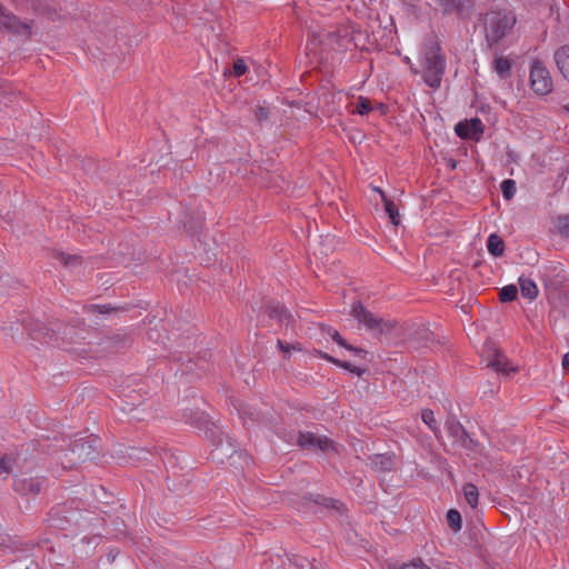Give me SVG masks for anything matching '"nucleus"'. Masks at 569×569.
Returning a JSON list of instances; mask_svg holds the SVG:
<instances>
[{
    "label": "nucleus",
    "instance_id": "obj_1",
    "mask_svg": "<svg viewBox=\"0 0 569 569\" xmlns=\"http://www.w3.org/2000/svg\"><path fill=\"white\" fill-rule=\"evenodd\" d=\"M419 64L420 69L411 67V71L420 73L428 87L440 88L446 70V56L436 39L431 38L423 43L419 54Z\"/></svg>",
    "mask_w": 569,
    "mask_h": 569
},
{
    "label": "nucleus",
    "instance_id": "obj_2",
    "mask_svg": "<svg viewBox=\"0 0 569 569\" xmlns=\"http://www.w3.org/2000/svg\"><path fill=\"white\" fill-rule=\"evenodd\" d=\"M516 17L511 11L491 10L485 16V33L487 42L498 43L515 26Z\"/></svg>",
    "mask_w": 569,
    "mask_h": 569
},
{
    "label": "nucleus",
    "instance_id": "obj_3",
    "mask_svg": "<svg viewBox=\"0 0 569 569\" xmlns=\"http://www.w3.org/2000/svg\"><path fill=\"white\" fill-rule=\"evenodd\" d=\"M351 315L357 321L369 330L373 336H387L396 328L397 322L391 319H383L363 307L361 302H355Z\"/></svg>",
    "mask_w": 569,
    "mask_h": 569
},
{
    "label": "nucleus",
    "instance_id": "obj_4",
    "mask_svg": "<svg viewBox=\"0 0 569 569\" xmlns=\"http://www.w3.org/2000/svg\"><path fill=\"white\" fill-rule=\"evenodd\" d=\"M297 443L302 449L307 450H320L322 452L339 451V446L335 443L331 439H329L326 436L316 435L309 431L299 432Z\"/></svg>",
    "mask_w": 569,
    "mask_h": 569
},
{
    "label": "nucleus",
    "instance_id": "obj_5",
    "mask_svg": "<svg viewBox=\"0 0 569 569\" xmlns=\"http://www.w3.org/2000/svg\"><path fill=\"white\" fill-rule=\"evenodd\" d=\"M530 84L532 90L541 96H545L552 90L550 72L540 61H533L531 64Z\"/></svg>",
    "mask_w": 569,
    "mask_h": 569
},
{
    "label": "nucleus",
    "instance_id": "obj_6",
    "mask_svg": "<svg viewBox=\"0 0 569 569\" xmlns=\"http://www.w3.org/2000/svg\"><path fill=\"white\" fill-rule=\"evenodd\" d=\"M0 28L18 36H31V21H20L14 14L0 7Z\"/></svg>",
    "mask_w": 569,
    "mask_h": 569
},
{
    "label": "nucleus",
    "instance_id": "obj_7",
    "mask_svg": "<svg viewBox=\"0 0 569 569\" xmlns=\"http://www.w3.org/2000/svg\"><path fill=\"white\" fill-rule=\"evenodd\" d=\"M98 440L97 439H80L74 442L71 452L76 456L78 461H87L94 459L98 456Z\"/></svg>",
    "mask_w": 569,
    "mask_h": 569
},
{
    "label": "nucleus",
    "instance_id": "obj_8",
    "mask_svg": "<svg viewBox=\"0 0 569 569\" xmlns=\"http://www.w3.org/2000/svg\"><path fill=\"white\" fill-rule=\"evenodd\" d=\"M437 3L447 14L467 17L475 6V0H437Z\"/></svg>",
    "mask_w": 569,
    "mask_h": 569
},
{
    "label": "nucleus",
    "instance_id": "obj_9",
    "mask_svg": "<svg viewBox=\"0 0 569 569\" xmlns=\"http://www.w3.org/2000/svg\"><path fill=\"white\" fill-rule=\"evenodd\" d=\"M455 131L460 138L479 140L483 132V126L480 119L473 118L470 121L459 122Z\"/></svg>",
    "mask_w": 569,
    "mask_h": 569
},
{
    "label": "nucleus",
    "instance_id": "obj_10",
    "mask_svg": "<svg viewBox=\"0 0 569 569\" xmlns=\"http://www.w3.org/2000/svg\"><path fill=\"white\" fill-rule=\"evenodd\" d=\"M446 428L449 436L452 437L456 442L463 448H469V443H471L472 440L469 438L467 431L459 421L451 417L447 420Z\"/></svg>",
    "mask_w": 569,
    "mask_h": 569
},
{
    "label": "nucleus",
    "instance_id": "obj_11",
    "mask_svg": "<svg viewBox=\"0 0 569 569\" xmlns=\"http://www.w3.org/2000/svg\"><path fill=\"white\" fill-rule=\"evenodd\" d=\"M42 487V480L39 478L20 477L14 479L13 489L21 495H37Z\"/></svg>",
    "mask_w": 569,
    "mask_h": 569
},
{
    "label": "nucleus",
    "instance_id": "obj_12",
    "mask_svg": "<svg viewBox=\"0 0 569 569\" xmlns=\"http://www.w3.org/2000/svg\"><path fill=\"white\" fill-rule=\"evenodd\" d=\"M489 368H492L497 372L509 376L517 371L516 367H512L509 363L508 358L498 349H496L492 353V357L489 359L488 365Z\"/></svg>",
    "mask_w": 569,
    "mask_h": 569
},
{
    "label": "nucleus",
    "instance_id": "obj_13",
    "mask_svg": "<svg viewBox=\"0 0 569 569\" xmlns=\"http://www.w3.org/2000/svg\"><path fill=\"white\" fill-rule=\"evenodd\" d=\"M329 43L337 49H348L352 38L350 37L348 28H341L333 32H327Z\"/></svg>",
    "mask_w": 569,
    "mask_h": 569
},
{
    "label": "nucleus",
    "instance_id": "obj_14",
    "mask_svg": "<svg viewBox=\"0 0 569 569\" xmlns=\"http://www.w3.org/2000/svg\"><path fill=\"white\" fill-rule=\"evenodd\" d=\"M214 446L216 448L212 450V457L221 462L223 461V458L232 457L236 452L234 445L228 437L226 439L220 438Z\"/></svg>",
    "mask_w": 569,
    "mask_h": 569
},
{
    "label": "nucleus",
    "instance_id": "obj_15",
    "mask_svg": "<svg viewBox=\"0 0 569 569\" xmlns=\"http://www.w3.org/2000/svg\"><path fill=\"white\" fill-rule=\"evenodd\" d=\"M553 59L561 74L569 81V46L557 49Z\"/></svg>",
    "mask_w": 569,
    "mask_h": 569
},
{
    "label": "nucleus",
    "instance_id": "obj_16",
    "mask_svg": "<svg viewBox=\"0 0 569 569\" xmlns=\"http://www.w3.org/2000/svg\"><path fill=\"white\" fill-rule=\"evenodd\" d=\"M266 312L270 318L278 319L280 322L290 323L292 319V316L288 312V310L279 303L268 306Z\"/></svg>",
    "mask_w": 569,
    "mask_h": 569
},
{
    "label": "nucleus",
    "instance_id": "obj_17",
    "mask_svg": "<svg viewBox=\"0 0 569 569\" xmlns=\"http://www.w3.org/2000/svg\"><path fill=\"white\" fill-rule=\"evenodd\" d=\"M376 191L379 192V194L381 196V199L385 203V209L391 220V222L395 224V226H398L400 223V217H399V212H398V208L396 207V204L387 198L386 193L379 189V188H376L375 189Z\"/></svg>",
    "mask_w": 569,
    "mask_h": 569
},
{
    "label": "nucleus",
    "instance_id": "obj_18",
    "mask_svg": "<svg viewBox=\"0 0 569 569\" xmlns=\"http://www.w3.org/2000/svg\"><path fill=\"white\" fill-rule=\"evenodd\" d=\"M371 467L376 471H389L393 467V459L388 455H377L371 459Z\"/></svg>",
    "mask_w": 569,
    "mask_h": 569
},
{
    "label": "nucleus",
    "instance_id": "obj_19",
    "mask_svg": "<svg viewBox=\"0 0 569 569\" xmlns=\"http://www.w3.org/2000/svg\"><path fill=\"white\" fill-rule=\"evenodd\" d=\"M519 284H520V290H521L522 297H525L529 300L536 299V297L538 295V289H537L536 283L532 280L521 277V278H519Z\"/></svg>",
    "mask_w": 569,
    "mask_h": 569
},
{
    "label": "nucleus",
    "instance_id": "obj_20",
    "mask_svg": "<svg viewBox=\"0 0 569 569\" xmlns=\"http://www.w3.org/2000/svg\"><path fill=\"white\" fill-rule=\"evenodd\" d=\"M487 248L492 256L500 257L505 251L503 240L496 233H492L488 238Z\"/></svg>",
    "mask_w": 569,
    "mask_h": 569
},
{
    "label": "nucleus",
    "instance_id": "obj_21",
    "mask_svg": "<svg viewBox=\"0 0 569 569\" xmlns=\"http://www.w3.org/2000/svg\"><path fill=\"white\" fill-rule=\"evenodd\" d=\"M318 353H319V356L321 358H323V359H326V360H328V361H330V362H332V363H335V365H337V366H339V367H341V368H343L346 370H349L350 372L356 373L357 376H360L361 372H362L360 370V368L351 365L350 362L336 359V358H333V357H331L328 353H325L322 351H319Z\"/></svg>",
    "mask_w": 569,
    "mask_h": 569
},
{
    "label": "nucleus",
    "instance_id": "obj_22",
    "mask_svg": "<svg viewBox=\"0 0 569 569\" xmlns=\"http://www.w3.org/2000/svg\"><path fill=\"white\" fill-rule=\"evenodd\" d=\"M493 69L500 78H506L511 69V61L503 57L497 58L493 62Z\"/></svg>",
    "mask_w": 569,
    "mask_h": 569
},
{
    "label": "nucleus",
    "instance_id": "obj_23",
    "mask_svg": "<svg viewBox=\"0 0 569 569\" xmlns=\"http://www.w3.org/2000/svg\"><path fill=\"white\" fill-rule=\"evenodd\" d=\"M463 495L467 500V502L472 507L476 508L478 505V488L473 483H466L463 486Z\"/></svg>",
    "mask_w": 569,
    "mask_h": 569
},
{
    "label": "nucleus",
    "instance_id": "obj_24",
    "mask_svg": "<svg viewBox=\"0 0 569 569\" xmlns=\"http://www.w3.org/2000/svg\"><path fill=\"white\" fill-rule=\"evenodd\" d=\"M327 333L332 338L333 341H336L339 346L346 348L347 350H350L355 353L365 352L362 349H358V348L347 343V341L340 336V333L337 330L328 328Z\"/></svg>",
    "mask_w": 569,
    "mask_h": 569
},
{
    "label": "nucleus",
    "instance_id": "obj_25",
    "mask_svg": "<svg viewBox=\"0 0 569 569\" xmlns=\"http://www.w3.org/2000/svg\"><path fill=\"white\" fill-rule=\"evenodd\" d=\"M518 289L513 284L503 287L499 292V298L502 302H511L517 298Z\"/></svg>",
    "mask_w": 569,
    "mask_h": 569
},
{
    "label": "nucleus",
    "instance_id": "obj_26",
    "mask_svg": "<svg viewBox=\"0 0 569 569\" xmlns=\"http://www.w3.org/2000/svg\"><path fill=\"white\" fill-rule=\"evenodd\" d=\"M447 521L450 528H452L455 531H458L461 529V515L457 510H449L447 513Z\"/></svg>",
    "mask_w": 569,
    "mask_h": 569
},
{
    "label": "nucleus",
    "instance_id": "obj_27",
    "mask_svg": "<svg viewBox=\"0 0 569 569\" xmlns=\"http://www.w3.org/2000/svg\"><path fill=\"white\" fill-rule=\"evenodd\" d=\"M372 111L371 101L366 97H359L356 106V112L365 116Z\"/></svg>",
    "mask_w": 569,
    "mask_h": 569
},
{
    "label": "nucleus",
    "instance_id": "obj_28",
    "mask_svg": "<svg viewBox=\"0 0 569 569\" xmlns=\"http://www.w3.org/2000/svg\"><path fill=\"white\" fill-rule=\"evenodd\" d=\"M501 191L507 200H510L516 193V182L511 179H506L501 182Z\"/></svg>",
    "mask_w": 569,
    "mask_h": 569
},
{
    "label": "nucleus",
    "instance_id": "obj_29",
    "mask_svg": "<svg viewBox=\"0 0 569 569\" xmlns=\"http://www.w3.org/2000/svg\"><path fill=\"white\" fill-rule=\"evenodd\" d=\"M421 419L435 433H437L438 428H437V422H436L435 415H433L432 410H429V409L423 410L421 413Z\"/></svg>",
    "mask_w": 569,
    "mask_h": 569
},
{
    "label": "nucleus",
    "instance_id": "obj_30",
    "mask_svg": "<svg viewBox=\"0 0 569 569\" xmlns=\"http://www.w3.org/2000/svg\"><path fill=\"white\" fill-rule=\"evenodd\" d=\"M247 70H248V66L243 59L238 58L234 60L233 66H232V74L234 77L243 76L247 72Z\"/></svg>",
    "mask_w": 569,
    "mask_h": 569
},
{
    "label": "nucleus",
    "instance_id": "obj_31",
    "mask_svg": "<svg viewBox=\"0 0 569 569\" xmlns=\"http://www.w3.org/2000/svg\"><path fill=\"white\" fill-rule=\"evenodd\" d=\"M44 328L39 327L34 329L31 333L32 339L34 340H41L44 343H49L52 340V335H49L48 332H43Z\"/></svg>",
    "mask_w": 569,
    "mask_h": 569
},
{
    "label": "nucleus",
    "instance_id": "obj_32",
    "mask_svg": "<svg viewBox=\"0 0 569 569\" xmlns=\"http://www.w3.org/2000/svg\"><path fill=\"white\" fill-rule=\"evenodd\" d=\"M13 467V459L8 456L0 457V476L9 473Z\"/></svg>",
    "mask_w": 569,
    "mask_h": 569
},
{
    "label": "nucleus",
    "instance_id": "obj_33",
    "mask_svg": "<svg viewBox=\"0 0 569 569\" xmlns=\"http://www.w3.org/2000/svg\"><path fill=\"white\" fill-rule=\"evenodd\" d=\"M61 262L67 267H76L80 264V257L60 253Z\"/></svg>",
    "mask_w": 569,
    "mask_h": 569
},
{
    "label": "nucleus",
    "instance_id": "obj_34",
    "mask_svg": "<svg viewBox=\"0 0 569 569\" xmlns=\"http://www.w3.org/2000/svg\"><path fill=\"white\" fill-rule=\"evenodd\" d=\"M277 343H278V347L280 348V350L286 352V353L290 352L291 350H298V351L301 350L300 343L289 345V343L283 342L280 339L278 340Z\"/></svg>",
    "mask_w": 569,
    "mask_h": 569
},
{
    "label": "nucleus",
    "instance_id": "obj_35",
    "mask_svg": "<svg viewBox=\"0 0 569 569\" xmlns=\"http://www.w3.org/2000/svg\"><path fill=\"white\" fill-rule=\"evenodd\" d=\"M269 111L264 107H257L254 110V117L256 119L261 122L268 119Z\"/></svg>",
    "mask_w": 569,
    "mask_h": 569
},
{
    "label": "nucleus",
    "instance_id": "obj_36",
    "mask_svg": "<svg viewBox=\"0 0 569 569\" xmlns=\"http://www.w3.org/2000/svg\"><path fill=\"white\" fill-rule=\"evenodd\" d=\"M558 227L561 230H568L569 229V216L559 217Z\"/></svg>",
    "mask_w": 569,
    "mask_h": 569
},
{
    "label": "nucleus",
    "instance_id": "obj_37",
    "mask_svg": "<svg viewBox=\"0 0 569 569\" xmlns=\"http://www.w3.org/2000/svg\"><path fill=\"white\" fill-rule=\"evenodd\" d=\"M90 310L92 312H99V313H108L111 311V308L109 307H106V306H91L90 307Z\"/></svg>",
    "mask_w": 569,
    "mask_h": 569
},
{
    "label": "nucleus",
    "instance_id": "obj_38",
    "mask_svg": "<svg viewBox=\"0 0 569 569\" xmlns=\"http://www.w3.org/2000/svg\"><path fill=\"white\" fill-rule=\"evenodd\" d=\"M306 563H308V560H307L306 558H301V557H300V558H297V559L295 560V565H296L297 567H301V568H303V567L306 566Z\"/></svg>",
    "mask_w": 569,
    "mask_h": 569
},
{
    "label": "nucleus",
    "instance_id": "obj_39",
    "mask_svg": "<svg viewBox=\"0 0 569 569\" xmlns=\"http://www.w3.org/2000/svg\"><path fill=\"white\" fill-rule=\"evenodd\" d=\"M328 501H329L330 503H327V506H330V507H332V508H337V509H339V507L337 506V505H338V501L332 500V499H328Z\"/></svg>",
    "mask_w": 569,
    "mask_h": 569
},
{
    "label": "nucleus",
    "instance_id": "obj_40",
    "mask_svg": "<svg viewBox=\"0 0 569 569\" xmlns=\"http://www.w3.org/2000/svg\"><path fill=\"white\" fill-rule=\"evenodd\" d=\"M7 92V89L4 88V84L0 81V94H3Z\"/></svg>",
    "mask_w": 569,
    "mask_h": 569
},
{
    "label": "nucleus",
    "instance_id": "obj_41",
    "mask_svg": "<svg viewBox=\"0 0 569 569\" xmlns=\"http://www.w3.org/2000/svg\"><path fill=\"white\" fill-rule=\"evenodd\" d=\"M562 110L569 113V103L562 106Z\"/></svg>",
    "mask_w": 569,
    "mask_h": 569
},
{
    "label": "nucleus",
    "instance_id": "obj_42",
    "mask_svg": "<svg viewBox=\"0 0 569 569\" xmlns=\"http://www.w3.org/2000/svg\"><path fill=\"white\" fill-rule=\"evenodd\" d=\"M406 63L410 64V68L413 67L409 58H406Z\"/></svg>",
    "mask_w": 569,
    "mask_h": 569
}]
</instances>
